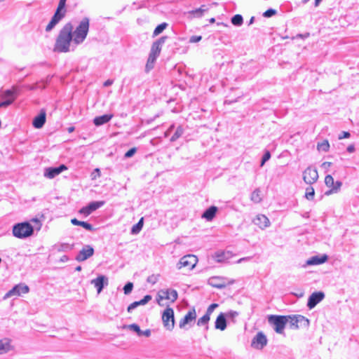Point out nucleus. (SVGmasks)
I'll use <instances>...</instances> for the list:
<instances>
[{
	"label": "nucleus",
	"mask_w": 359,
	"mask_h": 359,
	"mask_svg": "<svg viewBox=\"0 0 359 359\" xmlns=\"http://www.w3.org/2000/svg\"><path fill=\"white\" fill-rule=\"evenodd\" d=\"M325 183L327 187L331 189L329 193L337 192L341 186V182L339 181L334 182L333 177L330 175L325 176Z\"/></svg>",
	"instance_id": "a211bd4d"
},
{
	"label": "nucleus",
	"mask_w": 359,
	"mask_h": 359,
	"mask_svg": "<svg viewBox=\"0 0 359 359\" xmlns=\"http://www.w3.org/2000/svg\"><path fill=\"white\" fill-rule=\"evenodd\" d=\"M178 297L177 292L172 289H163L158 291L156 302L161 306H168L175 302Z\"/></svg>",
	"instance_id": "7ed1b4c3"
},
{
	"label": "nucleus",
	"mask_w": 359,
	"mask_h": 359,
	"mask_svg": "<svg viewBox=\"0 0 359 359\" xmlns=\"http://www.w3.org/2000/svg\"><path fill=\"white\" fill-rule=\"evenodd\" d=\"M163 326L168 330H172L175 327L174 311L172 308L167 307L162 313Z\"/></svg>",
	"instance_id": "6e6552de"
},
{
	"label": "nucleus",
	"mask_w": 359,
	"mask_h": 359,
	"mask_svg": "<svg viewBox=\"0 0 359 359\" xmlns=\"http://www.w3.org/2000/svg\"><path fill=\"white\" fill-rule=\"evenodd\" d=\"M13 348V346L11 344V339L4 338L0 339V354L7 353Z\"/></svg>",
	"instance_id": "aec40b11"
},
{
	"label": "nucleus",
	"mask_w": 359,
	"mask_h": 359,
	"mask_svg": "<svg viewBox=\"0 0 359 359\" xmlns=\"http://www.w3.org/2000/svg\"><path fill=\"white\" fill-rule=\"evenodd\" d=\"M355 150V147L353 144L351 145H349L348 147H347V151L350 153L351 152H353Z\"/></svg>",
	"instance_id": "3c124183"
},
{
	"label": "nucleus",
	"mask_w": 359,
	"mask_h": 359,
	"mask_svg": "<svg viewBox=\"0 0 359 359\" xmlns=\"http://www.w3.org/2000/svg\"><path fill=\"white\" fill-rule=\"evenodd\" d=\"M112 83H113V81H111V80H107V81H106L104 83V86H108L111 85V84H112Z\"/></svg>",
	"instance_id": "864d4df0"
},
{
	"label": "nucleus",
	"mask_w": 359,
	"mask_h": 359,
	"mask_svg": "<svg viewBox=\"0 0 359 359\" xmlns=\"http://www.w3.org/2000/svg\"><path fill=\"white\" fill-rule=\"evenodd\" d=\"M32 221H34V222H38L39 220H38L37 219H32Z\"/></svg>",
	"instance_id": "052dcab7"
},
{
	"label": "nucleus",
	"mask_w": 359,
	"mask_h": 359,
	"mask_svg": "<svg viewBox=\"0 0 359 359\" xmlns=\"http://www.w3.org/2000/svg\"><path fill=\"white\" fill-rule=\"evenodd\" d=\"M253 222L261 229L268 226L270 224L269 219L264 215H258L253 219Z\"/></svg>",
	"instance_id": "412c9836"
},
{
	"label": "nucleus",
	"mask_w": 359,
	"mask_h": 359,
	"mask_svg": "<svg viewBox=\"0 0 359 359\" xmlns=\"http://www.w3.org/2000/svg\"><path fill=\"white\" fill-rule=\"evenodd\" d=\"M100 176V170L99 168H95L91 173L92 180H95Z\"/></svg>",
	"instance_id": "49530a36"
},
{
	"label": "nucleus",
	"mask_w": 359,
	"mask_h": 359,
	"mask_svg": "<svg viewBox=\"0 0 359 359\" xmlns=\"http://www.w3.org/2000/svg\"><path fill=\"white\" fill-rule=\"evenodd\" d=\"M210 313H208L206 311V313L201 318H200L198 320V322H197V325L198 326H201V325H205L206 324H208V323L209 322L210 319Z\"/></svg>",
	"instance_id": "473e14b6"
},
{
	"label": "nucleus",
	"mask_w": 359,
	"mask_h": 359,
	"mask_svg": "<svg viewBox=\"0 0 359 359\" xmlns=\"http://www.w3.org/2000/svg\"><path fill=\"white\" fill-rule=\"evenodd\" d=\"M325 297V294L323 292H315L311 294L309 298L307 306L309 309H313Z\"/></svg>",
	"instance_id": "4468645a"
},
{
	"label": "nucleus",
	"mask_w": 359,
	"mask_h": 359,
	"mask_svg": "<svg viewBox=\"0 0 359 359\" xmlns=\"http://www.w3.org/2000/svg\"><path fill=\"white\" fill-rule=\"evenodd\" d=\"M327 260V256L323 255L322 256H313L308 259L306 262V265H318L325 263Z\"/></svg>",
	"instance_id": "5701e85b"
},
{
	"label": "nucleus",
	"mask_w": 359,
	"mask_h": 359,
	"mask_svg": "<svg viewBox=\"0 0 359 359\" xmlns=\"http://www.w3.org/2000/svg\"><path fill=\"white\" fill-rule=\"evenodd\" d=\"M315 191L312 187H307L305 191V197L308 200H312L314 197Z\"/></svg>",
	"instance_id": "e433bc0d"
},
{
	"label": "nucleus",
	"mask_w": 359,
	"mask_h": 359,
	"mask_svg": "<svg viewBox=\"0 0 359 359\" xmlns=\"http://www.w3.org/2000/svg\"><path fill=\"white\" fill-rule=\"evenodd\" d=\"M318 179V173L316 168L308 167L303 172V180L308 184H314Z\"/></svg>",
	"instance_id": "9d476101"
},
{
	"label": "nucleus",
	"mask_w": 359,
	"mask_h": 359,
	"mask_svg": "<svg viewBox=\"0 0 359 359\" xmlns=\"http://www.w3.org/2000/svg\"><path fill=\"white\" fill-rule=\"evenodd\" d=\"M331 164L332 163L330 162H324L323 163L322 166L324 168H328L331 165Z\"/></svg>",
	"instance_id": "603ef678"
},
{
	"label": "nucleus",
	"mask_w": 359,
	"mask_h": 359,
	"mask_svg": "<svg viewBox=\"0 0 359 359\" xmlns=\"http://www.w3.org/2000/svg\"><path fill=\"white\" fill-rule=\"evenodd\" d=\"M309 0H303L304 3H306Z\"/></svg>",
	"instance_id": "e2e57ef3"
},
{
	"label": "nucleus",
	"mask_w": 359,
	"mask_h": 359,
	"mask_svg": "<svg viewBox=\"0 0 359 359\" xmlns=\"http://www.w3.org/2000/svg\"><path fill=\"white\" fill-rule=\"evenodd\" d=\"M104 280V276H98L97 278L93 279L92 280V283L97 288L98 293H100L103 288Z\"/></svg>",
	"instance_id": "c756f323"
},
{
	"label": "nucleus",
	"mask_w": 359,
	"mask_h": 359,
	"mask_svg": "<svg viewBox=\"0 0 359 359\" xmlns=\"http://www.w3.org/2000/svg\"><path fill=\"white\" fill-rule=\"evenodd\" d=\"M231 23L236 26H240L243 23V17L241 15L236 14L231 18Z\"/></svg>",
	"instance_id": "72a5a7b5"
},
{
	"label": "nucleus",
	"mask_w": 359,
	"mask_h": 359,
	"mask_svg": "<svg viewBox=\"0 0 359 359\" xmlns=\"http://www.w3.org/2000/svg\"><path fill=\"white\" fill-rule=\"evenodd\" d=\"M322 0H315V6L317 7Z\"/></svg>",
	"instance_id": "4d7b16f0"
},
{
	"label": "nucleus",
	"mask_w": 359,
	"mask_h": 359,
	"mask_svg": "<svg viewBox=\"0 0 359 359\" xmlns=\"http://www.w3.org/2000/svg\"><path fill=\"white\" fill-rule=\"evenodd\" d=\"M29 289V287L25 284H18L14 286L11 290H9L4 297V299H7L11 297H20L22 294L28 293Z\"/></svg>",
	"instance_id": "1a4fd4ad"
},
{
	"label": "nucleus",
	"mask_w": 359,
	"mask_h": 359,
	"mask_svg": "<svg viewBox=\"0 0 359 359\" xmlns=\"http://www.w3.org/2000/svg\"><path fill=\"white\" fill-rule=\"evenodd\" d=\"M182 132H183L182 129L180 128H178L177 129V130L175 131V134L172 136V137L170 139L171 141H175L177 138H179L182 135Z\"/></svg>",
	"instance_id": "a19ab883"
},
{
	"label": "nucleus",
	"mask_w": 359,
	"mask_h": 359,
	"mask_svg": "<svg viewBox=\"0 0 359 359\" xmlns=\"http://www.w3.org/2000/svg\"><path fill=\"white\" fill-rule=\"evenodd\" d=\"M67 169V168L65 165H60L57 168H48L46 170L45 176L48 178L52 179Z\"/></svg>",
	"instance_id": "6ab92c4d"
},
{
	"label": "nucleus",
	"mask_w": 359,
	"mask_h": 359,
	"mask_svg": "<svg viewBox=\"0 0 359 359\" xmlns=\"http://www.w3.org/2000/svg\"><path fill=\"white\" fill-rule=\"evenodd\" d=\"M137 151V149L135 147L131 148L129 149L124 155L126 158H130L133 156Z\"/></svg>",
	"instance_id": "a18cd8bd"
},
{
	"label": "nucleus",
	"mask_w": 359,
	"mask_h": 359,
	"mask_svg": "<svg viewBox=\"0 0 359 359\" xmlns=\"http://www.w3.org/2000/svg\"><path fill=\"white\" fill-rule=\"evenodd\" d=\"M215 256L218 262H224L231 258L233 257V254L230 251L219 252L216 253Z\"/></svg>",
	"instance_id": "c85d7f7f"
},
{
	"label": "nucleus",
	"mask_w": 359,
	"mask_h": 359,
	"mask_svg": "<svg viewBox=\"0 0 359 359\" xmlns=\"http://www.w3.org/2000/svg\"><path fill=\"white\" fill-rule=\"evenodd\" d=\"M18 92L19 90L18 87L13 86L11 89L6 90L4 92V93L2 94V98H6L7 100L10 98H13L14 102L17 97Z\"/></svg>",
	"instance_id": "393cba45"
},
{
	"label": "nucleus",
	"mask_w": 359,
	"mask_h": 359,
	"mask_svg": "<svg viewBox=\"0 0 359 359\" xmlns=\"http://www.w3.org/2000/svg\"><path fill=\"white\" fill-rule=\"evenodd\" d=\"M78 271L81 270V266L77 267L76 269Z\"/></svg>",
	"instance_id": "680f3d73"
},
{
	"label": "nucleus",
	"mask_w": 359,
	"mask_h": 359,
	"mask_svg": "<svg viewBox=\"0 0 359 359\" xmlns=\"http://www.w3.org/2000/svg\"><path fill=\"white\" fill-rule=\"evenodd\" d=\"M251 199L255 203H259L262 201V194L260 191L255 190L252 192Z\"/></svg>",
	"instance_id": "f704fd0d"
},
{
	"label": "nucleus",
	"mask_w": 359,
	"mask_h": 359,
	"mask_svg": "<svg viewBox=\"0 0 359 359\" xmlns=\"http://www.w3.org/2000/svg\"><path fill=\"white\" fill-rule=\"evenodd\" d=\"M90 27V20L83 18L74 29L71 22H67L60 29L54 45V51L67 53L69 51L71 42L76 44L82 43L86 38Z\"/></svg>",
	"instance_id": "f257e3e1"
},
{
	"label": "nucleus",
	"mask_w": 359,
	"mask_h": 359,
	"mask_svg": "<svg viewBox=\"0 0 359 359\" xmlns=\"http://www.w3.org/2000/svg\"><path fill=\"white\" fill-rule=\"evenodd\" d=\"M143 224H144V217H141L140 219L139 220V222L132 227L131 233L133 234L138 233L142 229Z\"/></svg>",
	"instance_id": "7c9ffc66"
},
{
	"label": "nucleus",
	"mask_w": 359,
	"mask_h": 359,
	"mask_svg": "<svg viewBox=\"0 0 359 359\" xmlns=\"http://www.w3.org/2000/svg\"><path fill=\"white\" fill-rule=\"evenodd\" d=\"M196 318V313L194 308L190 309L184 317L180 321L179 326L184 328L186 325L194 321Z\"/></svg>",
	"instance_id": "dca6fc26"
},
{
	"label": "nucleus",
	"mask_w": 359,
	"mask_h": 359,
	"mask_svg": "<svg viewBox=\"0 0 359 359\" xmlns=\"http://www.w3.org/2000/svg\"><path fill=\"white\" fill-rule=\"evenodd\" d=\"M317 149L319 151H328L330 149V144L328 140H325L321 142H318L317 144Z\"/></svg>",
	"instance_id": "2f4dec72"
},
{
	"label": "nucleus",
	"mask_w": 359,
	"mask_h": 359,
	"mask_svg": "<svg viewBox=\"0 0 359 359\" xmlns=\"http://www.w3.org/2000/svg\"><path fill=\"white\" fill-rule=\"evenodd\" d=\"M114 117L113 114H104L102 116H96L93 119V123L96 126H99L107 123Z\"/></svg>",
	"instance_id": "4be33fe9"
},
{
	"label": "nucleus",
	"mask_w": 359,
	"mask_h": 359,
	"mask_svg": "<svg viewBox=\"0 0 359 359\" xmlns=\"http://www.w3.org/2000/svg\"><path fill=\"white\" fill-rule=\"evenodd\" d=\"M267 344L266 335L262 332H259L252 339L251 346L255 349L261 350Z\"/></svg>",
	"instance_id": "f8f14e48"
},
{
	"label": "nucleus",
	"mask_w": 359,
	"mask_h": 359,
	"mask_svg": "<svg viewBox=\"0 0 359 359\" xmlns=\"http://www.w3.org/2000/svg\"><path fill=\"white\" fill-rule=\"evenodd\" d=\"M93 253H94L93 248L90 245H87V246L83 248L80 250L79 253L78 254V255L76 257V259L78 262H83L86 259L90 257L91 256H93Z\"/></svg>",
	"instance_id": "2eb2a0df"
},
{
	"label": "nucleus",
	"mask_w": 359,
	"mask_h": 359,
	"mask_svg": "<svg viewBox=\"0 0 359 359\" xmlns=\"http://www.w3.org/2000/svg\"><path fill=\"white\" fill-rule=\"evenodd\" d=\"M167 27V24L165 22L161 23L158 25L154 29L153 35L154 36L160 34Z\"/></svg>",
	"instance_id": "c9c22d12"
},
{
	"label": "nucleus",
	"mask_w": 359,
	"mask_h": 359,
	"mask_svg": "<svg viewBox=\"0 0 359 359\" xmlns=\"http://www.w3.org/2000/svg\"><path fill=\"white\" fill-rule=\"evenodd\" d=\"M71 223L75 226H81L83 228H84L85 229L88 230V231L94 230V228L93 227V226L90 224H89L86 222L79 221L76 218L72 219Z\"/></svg>",
	"instance_id": "cd10ccee"
},
{
	"label": "nucleus",
	"mask_w": 359,
	"mask_h": 359,
	"mask_svg": "<svg viewBox=\"0 0 359 359\" xmlns=\"http://www.w3.org/2000/svg\"><path fill=\"white\" fill-rule=\"evenodd\" d=\"M350 133L347 131H344L341 133V134L339 136V140H342L344 138H348L350 137Z\"/></svg>",
	"instance_id": "09e8293b"
},
{
	"label": "nucleus",
	"mask_w": 359,
	"mask_h": 359,
	"mask_svg": "<svg viewBox=\"0 0 359 359\" xmlns=\"http://www.w3.org/2000/svg\"><path fill=\"white\" fill-rule=\"evenodd\" d=\"M271 158V153L269 151H266L263 157H262V161H261V166H263L264 165V163L269 161Z\"/></svg>",
	"instance_id": "ea45409f"
},
{
	"label": "nucleus",
	"mask_w": 359,
	"mask_h": 359,
	"mask_svg": "<svg viewBox=\"0 0 359 359\" xmlns=\"http://www.w3.org/2000/svg\"><path fill=\"white\" fill-rule=\"evenodd\" d=\"M13 235L18 238H25L34 233L33 226L27 222L15 224L12 230Z\"/></svg>",
	"instance_id": "39448f33"
},
{
	"label": "nucleus",
	"mask_w": 359,
	"mask_h": 359,
	"mask_svg": "<svg viewBox=\"0 0 359 359\" xmlns=\"http://www.w3.org/2000/svg\"><path fill=\"white\" fill-rule=\"evenodd\" d=\"M151 299V296L149 294H147L142 299L137 302H134L132 304H130L128 307V312H130L133 309L136 308L137 306L140 305H144L147 303H148Z\"/></svg>",
	"instance_id": "a878e982"
},
{
	"label": "nucleus",
	"mask_w": 359,
	"mask_h": 359,
	"mask_svg": "<svg viewBox=\"0 0 359 359\" xmlns=\"http://www.w3.org/2000/svg\"><path fill=\"white\" fill-rule=\"evenodd\" d=\"M46 119V112L44 109H41L40 113L34 118L32 125L35 128H41Z\"/></svg>",
	"instance_id": "f3484780"
},
{
	"label": "nucleus",
	"mask_w": 359,
	"mask_h": 359,
	"mask_svg": "<svg viewBox=\"0 0 359 359\" xmlns=\"http://www.w3.org/2000/svg\"><path fill=\"white\" fill-rule=\"evenodd\" d=\"M167 38L168 37L166 36H162L159 39L153 43L146 64V70L147 72L153 69L156 58L160 55V53L161 51V46L163 43H164Z\"/></svg>",
	"instance_id": "f03ea898"
},
{
	"label": "nucleus",
	"mask_w": 359,
	"mask_h": 359,
	"mask_svg": "<svg viewBox=\"0 0 359 359\" xmlns=\"http://www.w3.org/2000/svg\"><path fill=\"white\" fill-rule=\"evenodd\" d=\"M218 306L217 304H212L209 306V307L207 309V312L209 313H212L215 308Z\"/></svg>",
	"instance_id": "8fccbe9b"
},
{
	"label": "nucleus",
	"mask_w": 359,
	"mask_h": 359,
	"mask_svg": "<svg viewBox=\"0 0 359 359\" xmlns=\"http://www.w3.org/2000/svg\"><path fill=\"white\" fill-rule=\"evenodd\" d=\"M66 1L67 0H60L59 4L57 5V9L52 17L50 21L46 27V31L50 32L52 30L56 25L59 23L60 20H62L66 15L67 10H66Z\"/></svg>",
	"instance_id": "20e7f679"
},
{
	"label": "nucleus",
	"mask_w": 359,
	"mask_h": 359,
	"mask_svg": "<svg viewBox=\"0 0 359 359\" xmlns=\"http://www.w3.org/2000/svg\"><path fill=\"white\" fill-rule=\"evenodd\" d=\"M276 13V12L274 9L270 8V9H268L267 11H266L263 13V16L265 18H270V17L274 15Z\"/></svg>",
	"instance_id": "79ce46f5"
},
{
	"label": "nucleus",
	"mask_w": 359,
	"mask_h": 359,
	"mask_svg": "<svg viewBox=\"0 0 359 359\" xmlns=\"http://www.w3.org/2000/svg\"><path fill=\"white\" fill-rule=\"evenodd\" d=\"M254 20H255V17H253V16H252V17L250 18V20L249 25L252 24V23H253V22H254Z\"/></svg>",
	"instance_id": "13d9d810"
},
{
	"label": "nucleus",
	"mask_w": 359,
	"mask_h": 359,
	"mask_svg": "<svg viewBox=\"0 0 359 359\" xmlns=\"http://www.w3.org/2000/svg\"><path fill=\"white\" fill-rule=\"evenodd\" d=\"M198 262V258L193 255H187L182 257L177 264L179 269H185L186 270H191L195 267Z\"/></svg>",
	"instance_id": "0eeeda50"
},
{
	"label": "nucleus",
	"mask_w": 359,
	"mask_h": 359,
	"mask_svg": "<svg viewBox=\"0 0 359 359\" xmlns=\"http://www.w3.org/2000/svg\"><path fill=\"white\" fill-rule=\"evenodd\" d=\"M214 22H215V19L214 18L210 19V22L213 23Z\"/></svg>",
	"instance_id": "bf43d9fd"
},
{
	"label": "nucleus",
	"mask_w": 359,
	"mask_h": 359,
	"mask_svg": "<svg viewBox=\"0 0 359 359\" xmlns=\"http://www.w3.org/2000/svg\"><path fill=\"white\" fill-rule=\"evenodd\" d=\"M74 130V126L69 127V128H68V132H69V133H72Z\"/></svg>",
	"instance_id": "6e6d98bb"
},
{
	"label": "nucleus",
	"mask_w": 359,
	"mask_h": 359,
	"mask_svg": "<svg viewBox=\"0 0 359 359\" xmlns=\"http://www.w3.org/2000/svg\"><path fill=\"white\" fill-rule=\"evenodd\" d=\"M217 212V208L216 206H210L203 212L202 218L205 219L207 221H211L215 217Z\"/></svg>",
	"instance_id": "b1692460"
},
{
	"label": "nucleus",
	"mask_w": 359,
	"mask_h": 359,
	"mask_svg": "<svg viewBox=\"0 0 359 359\" xmlns=\"http://www.w3.org/2000/svg\"><path fill=\"white\" fill-rule=\"evenodd\" d=\"M104 204L102 201L92 202L88 205L82 208L79 210V213L83 215L85 217L90 215L93 211L98 209Z\"/></svg>",
	"instance_id": "ddd939ff"
},
{
	"label": "nucleus",
	"mask_w": 359,
	"mask_h": 359,
	"mask_svg": "<svg viewBox=\"0 0 359 359\" xmlns=\"http://www.w3.org/2000/svg\"><path fill=\"white\" fill-rule=\"evenodd\" d=\"M287 316L271 315L268 317V321L277 334H283L287 323Z\"/></svg>",
	"instance_id": "423d86ee"
},
{
	"label": "nucleus",
	"mask_w": 359,
	"mask_h": 359,
	"mask_svg": "<svg viewBox=\"0 0 359 359\" xmlns=\"http://www.w3.org/2000/svg\"><path fill=\"white\" fill-rule=\"evenodd\" d=\"M208 9L205 8V6H202L200 8L196 9L195 11H193L192 13L194 14H197L198 15H202L204 11H206Z\"/></svg>",
	"instance_id": "37998d69"
},
{
	"label": "nucleus",
	"mask_w": 359,
	"mask_h": 359,
	"mask_svg": "<svg viewBox=\"0 0 359 359\" xmlns=\"http://www.w3.org/2000/svg\"><path fill=\"white\" fill-rule=\"evenodd\" d=\"M143 335L149 337L150 335V330H147L143 332Z\"/></svg>",
	"instance_id": "5fc2aeb1"
},
{
	"label": "nucleus",
	"mask_w": 359,
	"mask_h": 359,
	"mask_svg": "<svg viewBox=\"0 0 359 359\" xmlns=\"http://www.w3.org/2000/svg\"><path fill=\"white\" fill-rule=\"evenodd\" d=\"M129 327L130 330L135 331V332H137V334L139 335V336H142L143 335V332L141 331L140 327L136 325V324H132L130 325H129Z\"/></svg>",
	"instance_id": "58836bf2"
},
{
	"label": "nucleus",
	"mask_w": 359,
	"mask_h": 359,
	"mask_svg": "<svg viewBox=\"0 0 359 359\" xmlns=\"http://www.w3.org/2000/svg\"><path fill=\"white\" fill-rule=\"evenodd\" d=\"M133 288V284L131 282L126 283L123 287V291L125 294H128L131 292Z\"/></svg>",
	"instance_id": "4c0bfd02"
},
{
	"label": "nucleus",
	"mask_w": 359,
	"mask_h": 359,
	"mask_svg": "<svg viewBox=\"0 0 359 359\" xmlns=\"http://www.w3.org/2000/svg\"><path fill=\"white\" fill-rule=\"evenodd\" d=\"M287 316V323L290 324L292 329H297L299 326L306 325L309 323V320L302 316L294 315Z\"/></svg>",
	"instance_id": "9b49d317"
},
{
	"label": "nucleus",
	"mask_w": 359,
	"mask_h": 359,
	"mask_svg": "<svg viewBox=\"0 0 359 359\" xmlns=\"http://www.w3.org/2000/svg\"><path fill=\"white\" fill-rule=\"evenodd\" d=\"M13 102V98H10L5 101L1 102H0V108L8 107V105L11 104Z\"/></svg>",
	"instance_id": "c03bdc74"
},
{
	"label": "nucleus",
	"mask_w": 359,
	"mask_h": 359,
	"mask_svg": "<svg viewBox=\"0 0 359 359\" xmlns=\"http://www.w3.org/2000/svg\"><path fill=\"white\" fill-rule=\"evenodd\" d=\"M226 327V321L224 313H220L215 321V328L224 330Z\"/></svg>",
	"instance_id": "bb28decb"
},
{
	"label": "nucleus",
	"mask_w": 359,
	"mask_h": 359,
	"mask_svg": "<svg viewBox=\"0 0 359 359\" xmlns=\"http://www.w3.org/2000/svg\"><path fill=\"white\" fill-rule=\"evenodd\" d=\"M201 40V36H192L190 39H189V41L190 43H196V42H198Z\"/></svg>",
	"instance_id": "de8ad7c7"
}]
</instances>
